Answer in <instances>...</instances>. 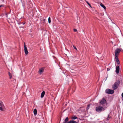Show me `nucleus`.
Returning a JSON list of instances; mask_svg holds the SVG:
<instances>
[{
    "instance_id": "obj_14",
    "label": "nucleus",
    "mask_w": 123,
    "mask_h": 123,
    "mask_svg": "<svg viewBox=\"0 0 123 123\" xmlns=\"http://www.w3.org/2000/svg\"><path fill=\"white\" fill-rule=\"evenodd\" d=\"M33 113L34 114L35 116L37 115V111L36 109H35L34 110Z\"/></svg>"
},
{
    "instance_id": "obj_1",
    "label": "nucleus",
    "mask_w": 123,
    "mask_h": 123,
    "mask_svg": "<svg viewBox=\"0 0 123 123\" xmlns=\"http://www.w3.org/2000/svg\"><path fill=\"white\" fill-rule=\"evenodd\" d=\"M106 108V107H103V106H99L96 107L95 110L97 112L100 113L104 111Z\"/></svg>"
},
{
    "instance_id": "obj_22",
    "label": "nucleus",
    "mask_w": 123,
    "mask_h": 123,
    "mask_svg": "<svg viewBox=\"0 0 123 123\" xmlns=\"http://www.w3.org/2000/svg\"><path fill=\"white\" fill-rule=\"evenodd\" d=\"M73 48L74 49H75L76 50H77V49L76 48V47L74 46V45H73Z\"/></svg>"
},
{
    "instance_id": "obj_3",
    "label": "nucleus",
    "mask_w": 123,
    "mask_h": 123,
    "mask_svg": "<svg viewBox=\"0 0 123 123\" xmlns=\"http://www.w3.org/2000/svg\"><path fill=\"white\" fill-rule=\"evenodd\" d=\"M68 120V117H67L65 119L64 122L63 123H78L79 122V121H75L74 120H72L70 121H69L67 122Z\"/></svg>"
},
{
    "instance_id": "obj_9",
    "label": "nucleus",
    "mask_w": 123,
    "mask_h": 123,
    "mask_svg": "<svg viewBox=\"0 0 123 123\" xmlns=\"http://www.w3.org/2000/svg\"><path fill=\"white\" fill-rule=\"evenodd\" d=\"M44 68L43 67L40 68L38 71V73L40 74H41L44 71Z\"/></svg>"
},
{
    "instance_id": "obj_13",
    "label": "nucleus",
    "mask_w": 123,
    "mask_h": 123,
    "mask_svg": "<svg viewBox=\"0 0 123 123\" xmlns=\"http://www.w3.org/2000/svg\"><path fill=\"white\" fill-rule=\"evenodd\" d=\"M45 94V92L44 91H43L41 93V98H43L44 97Z\"/></svg>"
},
{
    "instance_id": "obj_27",
    "label": "nucleus",
    "mask_w": 123,
    "mask_h": 123,
    "mask_svg": "<svg viewBox=\"0 0 123 123\" xmlns=\"http://www.w3.org/2000/svg\"><path fill=\"white\" fill-rule=\"evenodd\" d=\"M121 95L122 97L123 98V92L122 93Z\"/></svg>"
},
{
    "instance_id": "obj_16",
    "label": "nucleus",
    "mask_w": 123,
    "mask_h": 123,
    "mask_svg": "<svg viewBox=\"0 0 123 123\" xmlns=\"http://www.w3.org/2000/svg\"><path fill=\"white\" fill-rule=\"evenodd\" d=\"M77 117H76L74 116L72 117L71 119L72 120H75L77 119Z\"/></svg>"
},
{
    "instance_id": "obj_10",
    "label": "nucleus",
    "mask_w": 123,
    "mask_h": 123,
    "mask_svg": "<svg viewBox=\"0 0 123 123\" xmlns=\"http://www.w3.org/2000/svg\"><path fill=\"white\" fill-rule=\"evenodd\" d=\"M116 72L117 74H118L119 73V68L118 66H117L116 67Z\"/></svg>"
},
{
    "instance_id": "obj_24",
    "label": "nucleus",
    "mask_w": 123,
    "mask_h": 123,
    "mask_svg": "<svg viewBox=\"0 0 123 123\" xmlns=\"http://www.w3.org/2000/svg\"><path fill=\"white\" fill-rule=\"evenodd\" d=\"M8 14L7 13H5V15L6 16V17L7 18L8 17Z\"/></svg>"
},
{
    "instance_id": "obj_12",
    "label": "nucleus",
    "mask_w": 123,
    "mask_h": 123,
    "mask_svg": "<svg viewBox=\"0 0 123 123\" xmlns=\"http://www.w3.org/2000/svg\"><path fill=\"white\" fill-rule=\"evenodd\" d=\"M115 58L117 64H120V62L118 57L116 56V57H115Z\"/></svg>"
},
{
    "instance_id": "obj_23",
    "label": "nucleus",
    "mask_w": 123,
    "mask_h": 123,
    "mask_svg": "<svg viewBox=\"0 0 123 123\" xmlns=\"http://www.w3.org/2000/svg\"><path fill=\"white\" fill-rule=\"evenodd\" d=\"M4 5L3 4H1L0 5V8L2 7H4Z\"/></svg>"
},
{
    "instance_id": "obj_5",
    "label": "nucleus",
    "mask_w": 123,
    "mask_h": 123,
    "mask_svg": "<svg viewBox=\"0 0 123 123\" xmlns=\"http://www.w3.org/2000/svg\"><path fill=\"white\" fill-rule=\"evenodd\" d=\"M121 50L119 48H117L115 51V57H117L119 53L120 52Z\"/></svg>"
},
{
    "instance_id": "obj_17",
    "label": "nucleus",
    "mask_w": 123,
    "mask_h": 123,
    "mask_svg": "<svg viewBox=\"0 0 123 123\" xmlns=\"http://www.w3.org/2000/svg\"><path fill=\"white\" fill-rule=\"evenodd\" d=\"M8 74L10 76V79H11L12 78V74L9 72L8 73Z\"/></svg>"
},
{
    "instance_id": "obj_19",
    "label": "nucleus",
    "mask_w": 123,
    "mask_h": 123,
    "mask_svg": "<svg viewBox=\"0 0 123 123\" xmlns=\"http://www.w3.org/2000/svg\"><path fill=\"white\" fill-rule=\"evenodd\" d=\"M90 107V105H87V106L86 108L87 110H88L89 109Z\"/></svg>"
},
{
    "instance_id": "obj_18",
    "label": "nucleus",
    "mask_w": 123,
    "mask_h": 123,
    "mask_svg": "<svg viewBox=\"0 0 123 123\" xmlns=\"http://www.w3.org/2000/svg\"><path fill=\"white\" fill-rule=\"evenodd\" d=\"M48 22L49 23H51V19L50 17H49L48 19Z\"/></svg>"
},
{
    "instance_id": "obj_25",
    "label": "nucleus",
    "mask_w": 123,
    "mask_h": 123,
    "mask_svg": "<svg viewBox=\"0 0 123 123\" xmlns=\"http://www.w3.org/2000/svg\"><path fill=\"white\" fill-rule=\"evenodd\" d=\"M74 32H76V31H77V30L76 29H74Z\"/></svg>"
},
{
    "instance_id": "obj_20",
    "label": "nucleus",
    "mask_w": 123,
    "mask_h": 123,
    "mask_svg": "<svg viewBox=\"0 0 123 123\" xmlns=\"http://www.w3.org/2000/svg\"><path fill=\"white\" fill-rule=\"evenodd\" d=\"M86 2L88 4V5L90 7H91V4L89 3L87 1H86Z\"/></svg>"
},
{
    "instance_id": "obj_6",
    "label": "nucleus",
    "mask_w": 123,
    "mask_h": 123,
    "mask_svg": "<svg viewBox=\"0 0 123 123\" xmlns=\"http://www.w3.org/2000/svg\"><path fill=\"white\" fill-rule=\"evenodd\" d=\"M24 50L25 53L26 55H27L28 54V52L27 50L26 45L25 44V43H24Z\"/></svg>"
},
{
    "instance_id": "obj_11",
    "label": "nucleus",
    "mask_w": 123,
    "mask_h": 123,
    "mask_svg": "<svg viewBox=\"0 0 123 123\" xmlns=\"http://www.w3.org/2000/svg\"><path fill=\"white\" fill-rule=\"evenodd\" d=\"M110 118V117H109V115H108V117L105 119V122H106V123H109V120Z\"/></svg>"
},
{
    "instance_id": "obj_8",
    "label": "nucleus",
    "mask_w": 123,
    "mask_h": 123,
    "mask_svg": "<svg viewBox=\"0 0 123 123\" xmlns=\"http://www.w3.org/2000/svg\"><path fill=\"white\" fill-rule=\"evenodd\" d=\"M106 102V100L104 98H103L100 101V104L103 105L105 104Z\"/></svg>"
},
{
    "instance_id": "obj_7",
    "label": "nucleus",
    "mask_w": 123,
    "mask_h": 123,
    "mask_svg": "<svg viewBox=\"0 0 123 123\" xmlns=\"http://www.w3.org/2000/svg\"><path fill=\"white\" fill-rule=\"evenodd\" d=\"M4 106V105L3 102L0 101V110L3 111V108Z\"/></svg>"
},
{
    "instance_id": "obj_21",
    "label": "nucleus",
    "mask_w": 123,
    "mask_h": 123,
    "mask_svg": "<svg viewBox=\"0 0 123 123\" xmlns=\"http://www.w3.org/2000/svg\"><path fill=\"white\" fill-rule=\"evenodd\" d=\"M25 24V23H22V22H20V23H18V24H19V25L21 24H23V25H24Z\"/></svg>"
},
{
    "instance_id": "obj_2",
    "label": "nucleus",
    "mask_w": 123,
    "mask_h": 123,
    "mask_svg": "<svg viewBox=\"0 0 123 123\" xmlns=\"http://www.w3.org/2000/svg\"><path fill=\"white\" fill-rule=\"evenodd\" d=\"M120 82L119 80H116L114 84L112 85V88L113 90L116 89L118 87L120 84Z\"/></svg>"
},
{
    "instance_id": "obj_26",
    "label": "nucleus",
    "mask_w": 123,
    "mask_h": 123,
    "mask_svg": "<svg viewBox=\"0 0 123 123\" xmlns=\"http://www.w3.org/2000/svg\"><path fill=\"white\" fill-rule=\"evenodd\" d=\"M107 71H109L110 70V69H109V68H107Z\"/></svg>"
},
{
    "instance_id": "obj_4",
    "label": "nucleus",
    "mask_w": 123,
    "mask_h": 123,
    "mask_svg": "<svg viewBox=\"0 0 123 123\" xmlns=\"http://www.w3.org/2000/svg\"><path fill=\"white\" fill-rule=\"evenodd\" d=\"M105 92L108 94H112L114 92V90H112L107 89L105 91Z\"/></svg>"
},
{
    "instance_id": "obj_15",
    "label": "nucleus",
    "mask_w": 123,
    "mask_h": 123,
    "mask_svg": "<svg viewBox=\"0 0 123 123\" xmlns=\"http://www.w3.org/2000/svg\"><path fill=\"white\" fill-rule=\"evenodd\" d=\"M100 6L103 8L105 9L106 8V7L103 4L101 3L100 4Z\"/></svg>"
}]
</instances>
